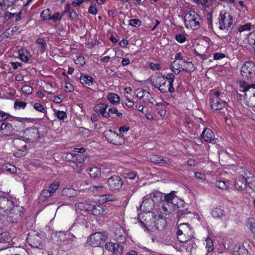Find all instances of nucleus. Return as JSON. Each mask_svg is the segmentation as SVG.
<instances>
[{
  "label": "nucleus",
  "mask_w": 255,
  "mask_h": 255,
  "mask_svg": "<svg viewBox=\"0 0 255 255\" xmlns=\"http://www.w3.org/2000/svg\"><path fill=\"white\" fill-rule=\"evenodd\" d=\"M175 199V195L174 192H171L169 194H167L164 196V200H162V206L159 209L160 214L159 217L163 218L164 215L170 214L173 210H174L177 205L173 203V200Z\"/></svg>",
  "instance_id": "1"
},
{
  "label": "nucleus",
  "mask_w": 255,
  "mask_h": 255,
  "mask_svg": "<svg viewBox=\"0 0 255 255\" xmlns=\"http://www.w3.org/2000/svg\"><path fill=\"white\" fill-rule=\"evenodd\" d=\"M148 81L152 86L158 88L162 93H173L175 91L174 88L173 90L169 89V83H167L162 75L150 77Z\"/></svg>",
  "instance_id": "2"
},
{
  "label": "nucleus",
  "mask_w": 255,
  "mask_h": 255,
  "mask_svg": "<svg viewBox=\"0 0 255 255\" xmlns=\"http://www.w3.org/2000/svg\"><path fill=\"white\" fill-rule=\"evenodd\" d=\"M201 21L200 16L194 11L188 12L184 17L185 26L192 30L198 29L200 26Z\"/></svg>",
  "instance_id": "3"
},
{
  "label": "nucleus",
  "mask_w": 255,
  "mask_h": 255,
  "mask_svg": "<svg viewBox=\"0 0 255 255\" xmlns=\"http://www.w3.org/2000/svg\"><path fill=\"white\" fill-rule=\"evenodd\" d=\"M80 207H83L82 210L87 211L90 214L99 216H105L108 213V209L107 206L103 204H100L98 205H91L89 204H83L80 203Z\"/></svg>",
  "instance_id": "4"
},
{
  "label": "nucleus",
  "mask_w": 255,
  "mask_h": 255,
  "mask_svg": "<svg viewBox=\"0 0 255 255\" xmlns=\"http://www.w3.org/2000/svg\"><path fill=\"white\" fill-rule=\"evenodd\" d=\"M66 158L73 163V168L77 172L79 173L83 169L84 162L85 158H86V156L80 154L68 153L67 154Z\"/></svg>",
  "instance_id": "5"
},
{
  "label": "nucleus",
  "mask_w": 255,
  "mask_h": 255,
  "mask_svg": "<svg viewBox=\"0 0 255 255\" xmlns=\"http://www.w3.org/2000/svg\"><path fill=\"white\" fill-rule=\"evenodd\" d=\"M15 199L6 196H0V215L3 216L8 213L13 206H15Z\"/></svg>",
  "instance_id": "6"
},
{
  "label": "nucleus",
  "mask_w": 255,
  "mask_h": 255,
  "mask_svg": "<svg viewBox=\"0 0 255 255\" xmlns=\"http://www.w3.org/2000/svg\"><path fill=\"white\" fill-rule=\"evenodd\" d=\"M104 134L106 140L110 143L120 145L125 143L124 137L112 129L105 131Z\"/></svg>",
  "instance_id": "7"
},
{
  "label": "nucleus",
  "mask_w": 255,
  "mask_h": 255,
  "mask_svg": "<svg viewBox=\"0 0 255 255\" xmlns=\"http://www.w3.org/2000/svg\"><path fill=\"white\" fill-rule=\"evenodd\" d=\"M242 76L247 80H251L255 77V63L252 61L246 62L241 68Z\"/></svg>",
  "instance_id": "8"
},
{
  "label": "nucleus",
  "mask_w": 255,
  "mask_h": 255,
  "mask_svg": "<svg viewBox=\"0 0 255 255\" xmlns=\"http://www.w3.org/2000/svg\"><path fill=\"white\" fill-rule=\"evenodd\" d=\"M107 238L105 232H96L91 235L88 239V244L93 247H100L103 244Z\"/></svg>",
  "instance_id": "9"
},
{
  "label": "nucleus",
  "mask_w": 255,
  "mask_h": 255,
  "mask_svg": "<svg viewBox=\"0 0 255 255\" xmlns=\"http://www.w3.org/2000/svg\"><path fill=\"white\" fill-rule=\"evenodd\" d=\"M23 210L22 207L15 205L13 206L5 216H6L8 221L11 223H17L22 218Z\"/></svg>",
  "instance_id": "10"
},
{
  "label": "nucleus",
  "mask_w": 255,
  "mask_h": 255,
  "mask_svg": "<svg viewBox=\"0 0 255 255\" xmlns=\"http://www.w3.org/2000/svg\"><path fill=\"white\" fill-rule=\"evenodd\" d=\"M123 185V181L120 176L113 175L108 179L107 186L112 191H118Z\"/></svg>",
  "instance_id": "11"
},
{
  "label": "nucleus",
  "mask_w": 255,
  "mask_h": 255,
  "mask_svg": "<svg viewBox=\"0 0 255 255\" xmlns=\"http://www.w3.org/2000/svg\"><path fill=\"white\" fill-rule=\"evenodd\" d=\"M218 19L219 28L221 30H228L233 24L232 16L229 13L221 12Z\"/></svg>",
  "instance_id": "12"
},
{
  "label": "nucleus",
  "mask_w": 255,
  "mask_h": 255,
  "mask_svg": "<svg viewBox=\"0 0 255 255\" xmlns=\"http://www.w3.org/2000/svg\"><path fill=\"white\" fill-rule=\"evenodd\" d=\"M211 214L214 218L222 220V226L224 228L227 227L228 218L225 214V212L221 207H216L213 208L211 211Z\"/></svg>",
  "instance_id": "13"
},
{
  "label": "nucleus",
  "mask_w": 255,
  "mask_h": 255,
  "mask_svg": "<svg viewBox=\"0 0 255 255\" xmlns=\"http://www.w3.org/2000/svg\"><path fill=\"white\" fill-rule=\"evenodd\" d=\"M179 242L183 243V247L189 252H191L193 249L196 247V244L193 240V232H190V234L187 236L186 239L179 237Z\"/></svg>",
  "instance_id": "14"
},
{
  "label": "nucleus",
  "mask_w": 255,
  "mask_h": 255,
  "mask_svg": "<svg viewBox=\"0 0 255 255\" xmlns=\"http://www.w3.org/2000/svg\"><path fill=\"white\" fill-rule=\"evenodd\" d=\"M155 207V200L150 197L145 196L140 205V210L146 213L151 212Z\"/></svg>",
  "instance_id": "15"
},
{
  "label": "nucleus",
  "mask_w": 255,
  "mask_h": 255,
  "mask_svg": "<svg viewBox=\"0 0 255 255\" xmlns=\"http://www.w3.org/2000/svg\"><path fill=\"white\" fill-rule=\"evenodd\" d=\"M25 137L26 139L35 141L40 138L39 132L37 128H29L24 131Z\"/></svg>",
  "instance_id": "16"
},
{
  "label": "nucleus",
  "mask_w": 255,
  "mask_h": 255,
  "mask_svg": "<svg viewBox=\"0 0 255 255\" xmlns=\"http://www.w3.org/2000/svg\"><path fill=\"white\" fill-rule=\"evenodd\" d=\"M178 228L177 235L179 241L180 237L183 238V239H186L187 236L190 234V232H193L192 229L187 223L180 224Z\"/></svg>",
  "instance_id": "17"
},
{
  "label": "nucleus",
  "mask_w": 255,
  "mask_h": 255,
  "mask_svg": "<svg viewBox=\"0 0 255 255\" xmlns=\"http://www.w3.org/2000/svg\"><path fill=\"white\" fill-rule=\"evenodd\" d=\"M240 86L243 88V92H246L248 91L250 89H252L253 90V95L250 98V105L251 106L255 107V87L254 84H249L248 83L245 81L241 82Z\"/></svg>",
  "instance_id": "18"
},
{
  "label": "nucleus",
  "mask_w": 255,
  "mask_h": 255,
  "mask_svg": "<svg viewBox=\"0 0 255 255\" xmlns=\"http://www.w3.org/2000/svg\"><path fill=\"white\" fill-rule=\"evenodd\" d=\"M1 133L4 136H9L14 133L11 124L8 122H3L0 127Z\"/></svg>",
  "instance_id": "19"
},
{
  "label": "nucleus",
  "mask_w": 255,
  "mask_h": 255,
  "mask_svg": "<svg viewBox=\"0 0 255 255\" xmlns=\"http://www.w3.org/2000/svg\"><path fill=\"white\" fill-rule=\"evenodd\" d=\"M108 107V105L107 104L100 103L94 107V111L97 114L101 115L103 117L109 118L110 117L109 113L107 112Z\"/></svg>",
  "instance_id": "20"
},
{
  "label": "nucleus",
  "mask_w": 255,
  "mask_h": 255,
  "mask_svg": "<svg viewBox=\"0 0 255 255\" xmlns=\"http://www.w3.org/2000/svg\"><path fill=\"white\" fill-rule=\"evenodd\" d=\"M227 105V103L219 98H213L211 104V108L214 111L221 110Z\"/></svg>",
  "instance_id": "21"
},
{
  "label": "nucleus",
  "mask_w": 255,
  "mask_h": 255,
  "mask_svg": "<svg viewBox=\"0 0 255 255\" xmlns=\"http://www.w3.org/2000/svg\"><path fill=\"white\" fill-rule=\"evenodd\" d=\"M135 93L136 97L142 100L143 102L145 103L150 102L151 95L146 90L138 89L135 91Z\"/></svg>",
  "instance_id": "22"
},
{
  "label": "nucleus",
  "mask_w": 255,
  "mask_h": 255,
  "mask_svg": "<svg viewBox=\"0 0 255 255\" xmlns=\"http://www.w3.org/2000/svg\"><path fill=\"white\" fill-rule=\"evenodd\" d=\"M246 178L243 176L238 177L234 183V187L236 190L244 192L247 188L246 182L245 181Z\"/></svg>",
  "instance_id": "23"
},
{
  "label": "nucleus",
  "mask_w": 255,
  "mask_h": 255,
  "mask_svg": "<svg viewBox=\"0 0 255 255\" xmlns=\"http://www.w3.org/2000/svg\"><path fill=\"white\" fill-rule=\"evenodd\" d=\"M185 61L174 60L170 65V69L175 74H178L182 71Z\"/></svg>",
  "instance_id": "24"
},
{
  "label": "nucleus",
  "mask_w": 255,
  "mask_h": 255,
  "mask_svg": "<svg viewBox=\"0 0 255 255\" xmlns=\"http://www.w3.org/2000/svg\"><path fill=\"white\" fill-rule=\"evenodd\" d=\"M201 138L206 142H211L215 139L214 132L209 128H205L201 133Z\"/></svg>",
  "instance_id": "25"
},
{
  "label": "nucleus",
  "mask_w": 255,
  "mask_h": 255,
  "mask_svg": "<svg viewBox=\"0 0 255 255\" xmlns=\"http://www.w3.org/2000/svg\"><path fill=\"white\" fill-rule=\"evenodd\" d=\"M27 240L33 244V246L37 247L41 242V238L38 233L33 232L28 234Z\"/></svg>",
  "instance_id": "26"
},
{
  "label": "nucleus",
  "mask_w": 255,
  "mask_h": 255,
  "mask_svg": "<svg viewBox=\"0 0 255 255\" xmlns=\"http://www.w3.org/2000/svg\"><path fill=\"white\" fill-rule=\"evenodd\" d=\"M152 161L160 165L164 164H170L171 160L167 157H163L161 156L154 155L151 158Z\"/></svg>",
  "instance_id": "27"
},
{
  "label": "nucleus",
  "mask_w": 255,
  "mask_h": 255,
  "mask_svg": "<svg viewBox=\"0 0 255 255\" xmlns=\"http://www.w3.org/2000/svg\"><path fill=\"white\" fill-rule=\"evenodd\" d=\"M233 169L237 174L238 175V177L243 176L244 178H246L251 173L243 166L234 167Z\"/></svg>",
  "instance_id": "28"
},
{
  "label": "nucleus",
  "mask_w": 255,
  "mask_h": 255,
  "mask_svg": "<svg viewBox=\"0 0 255 255\" xmlns=\"http://www.w3.org/2000/svg\"><path fill=\"white\" fill-rule=\"evenodd\" d=\"M18 55L19 59L23 62H27L31 57L30 53L25 49H19Z\"/></svg>",
  "instance_id": "29"
},
{
  "label": "nucleus",
  "mask_w": 255,
  "mask_h": 255,
  "mask_svg": "<svg viewBox=\"0 0 255 255\" xmlns=\"http://www.w3.org/2000/svg\"><path fill=\"white\" fill-rule=\"evenodd\" d=\"M77 195V191L72 188H65L62 191V196L70 198Z\"/></svg>",
  "instance_id": "30"
},
{
  "label": "nucleus",
  "mask_w": 255,
  "mask_h": 255,
  "mask_svg": "<svg viewBox=\"0 0 255 255\" xmlns=\"http://www.w3.org/2000/svg\"><path fill=\"white\" fill-rule=\"evenodd\" d=\"M14 146L19 151H24L26 149V143L20 139H16L13 141Z\"/></svg>",
  "instance_id": "31"
},
{
  "label": "nucleus",
  "mask_w": 255,
  "mask_h": 255,
  "mask_svg": "<svg viewBox=\"0 0 255 255\" xmlns=\"http://www.w3.org/2000/svg\"><path fill=\"white\" fill-rule=\"evenodd\" d=\"M246 186L248 185L249 187L255 191V177L251 173L246 177Z\"/></svg>",
  "instance_id": "32"
},
{
  "label": "nucleus",
  "mask_w": 255,
  "mask_h": 255,
  "mask_svg": "<svg viewBox=\"0 0 255 255\" xmlns=\"http://www.w3.org/2000/svg\"><path fill=\"white\" fill-rule=\"evenodd\" d=\"M35 43L40 52L44 53L47 47L45 40L42 38H39L36 40Z\"/></svg>",
  "instance_id": "33"
},
{
  "label": "nucleus",
  "mask_w": 255,
  "mask_h": 255,
  "mask_svg": "<svg viewBox=\"0 0 255 255\" xmlns=\"http://www.w3.org/2000/svg\"><path fill=\"white\" fill-rule=\"evenodd\" d=\"M87 171L92 178H97L101 176V170L97 167H91Z\"/></svg>",
  "instance_id": "34"
},
{
  "label": "nucleus",
  "mask_w": 255,
  "mask_h": 255,
  "mask_svg": "<svg viewBox=\"0 0 255 255\" xmlns=\"http://www.w3.org/2000/svg\"><path fill=\"white\" fill-rule=\"evenodd\" d=\"M109 101L113 105H116L120 103V96L114 93H110L107 96Z\"/></svg>",
  "instance_id": "35"
},
{
  "label": "nucleus",
  "mask_w": 255,
  "mask_h": 255,
  "mask_svg": "<svg viewBox=\"0 0 255 255\" xmlns=\"http://www.w3.org/2000/svg\"><path fill=\"white\" fill-rule=\"evenodd\" d=\"M248 251L244 246L236 247L233 252V255H248Z\"/></svg>",
  "instance_id": "36"
},
{
  "label": "nucleus",
  "mask_w": 255,
  "mask_h": 255,
  "mask_svg": "<svg viewBox=\"0 0 255 255\" xmlns=\"http://www.w3.org/2000/svg\"><path fill=\"white\" fill-rule=\"evenodd\" d=\"M214 186L221 189L227 190L229 188V183L228 181H216L214 183Z\"/></svg>",
  "instance_id": "37"
},
{
  "label": "nucleus",
  "mask_w": 255,
  "mask_h": 255,
  "mask_svg": "<svg viewBox=\"0 0 255 255\" xmlns=\"http://www.w3.org/2000/svg\"><path fill=\"white\" fill-rule=\"evenodd\" d=\"M165 78L166 80L168 81V83H169V89L170 90H173V84L175 80V76L171 73H167L166 75H162Z\"/></svg>",
  "instance_id": "38"
},
{
  "label": "nucleus",
  "mask_w": 255,
  "mask_h": 255,
  "mask_svg": "<svg viewBox=\"0 0 255 255\" xmlns=\"http://www.w3.org/2000/svg\"><path fill=\"white\" fill-rule=\"evenodd\" d=\"M195 70V68L193 64L191 62H186L185 61L184 66L182 69V71L187 73H191Z\"/></svg>",
  "instance_id": "39"
},
{
  "label": "nucleus",
  "mask_w": 255,
  "mask_h": 255,
  "mask_svg": "<svg viewBox=\"0 0 255 255\" xmlns=\"http://www.w3.org/2000/svg\"><path fill=\"white\" fill-rule=\"evenodd\" d=\"M80 80L82 84L90 86L93 84V78L89 76L81 75Z\"/></svg>",
  "instance_id": "40"
},
{
  "label": "nucleus",
  "mask_w": 255,
  "mask_h": 255,
  "mask_svg": "<svg viewBox=\"0 0 255 255\" xmlns=\"http://www.w3.org/2000/svg\"><path fill=\"white\" fill-rule=\"evenodd\" d=\"M246 225L248 228L252 231L255 238V218H250L247 221Z\"/></svg>",
  "instance_id": "41"
},
{
  "label": "nucleus",
  "mask_w": 255,
  "mask_h": 255,
  "mask_svg": "<svg viewBox=\"0 0 255 255\" xmlns=\"http://www.w3.org/2000/svg\"><path fill=\"white\" fill-rule=\"evenodd\" d=\"M51 11L49 8H46L43 10L40 13L41 18L43 21L50 20Z\"/></svg>",
  "instance_id": "42"
},
{
  "label": "nucleus",
  "mask_w": 255,
  "mask_h": 255,
  "mask_svg": "<svg viewBox=\"0 0 255 255\" xmlns=\"http://www.w3.org/2000/svg\"><path fill=\"white\" fill-rule=\"evenodd\" d=\"M3 169L4 171L11 174L16 173L17 170L16 167L14 165L8 163L4 164Z\"/></svg>",
  "instance_id": "43"
},
{
  "label": "nucleus",
  "mask_w": 255,
  "mask_h": 255,
  "mask_svg": "<svg viewBox=\"0 0 255 255\" xmlns=\"http://www.w3.org/2000/svg\"><path fill=\"white\" fill-rule=\"evenodd\" d=\"M79 134L84 138L88 137L91 133V130L84 127H80L78 128Z\"/></svg>",
  "instance_id": "44"
},
{
  "label": "nucleus",
  "mask_w": 255,
  "mask_h": 255,
  "mask_svg": "<svg viewBox=\"0 0 255 255\" xmlns=\"http://www.w3.org/2000/svg\"><path fill=\"white\" fill-rule=\"evenodd\" d=\"M205 241L207 252L208 253L212 252L214 250V245L212 239L210 237H207Z\"/></svg>",
  "instance_id": "45"
},
{
  "label": "nucleus",
  "mask_w": 255,
  "mask_h": 255,
  "mask_svg": "<svg viewBox=\"0 0 255 255\" xmlns=\"http://www.w3.org/2000/svg\"><path fill=\"white\" fill-rule=\"evenodd\" d=\"M162 193L159 191H155L151 193L149 195L146 196V197H150L151 199H155L157 201L160 200L162 201Z\"/></svg>",
  "instance_id": "46"
},
{
  "label": "nucleus",
  "mask_w": 255,
  "mask_h": 255,
  "mask_svg": "<svg viewBox=\"0 0 255 255\" xmlns=\"http://www.w3.org/2000/svg\"><path fill=\"white\" fill-rule=\"evenodd\" d=\"M63 16V13H60L59 12H55L52 15H51L50 20L52 21L53 22H56L57 21H60L62 19Z\"/></svg>",
  "instance_id": "47"
},
{
  "label": "nucleus",
  "mask_w": 255,
  "mask_h": 255,
  "mask_svg": "<svg viewBox=\"0 0 255 255\" xmlns=\"http://www.w3.org/2000/svg\"><path fill=\"white\" fill-rule=\"evenodd\" d=\"M111 252H112L113 255H121L122 252V247L119 244L115 243Z\"/></svg>",
  "instance_id": "48"
},
{
  "label": "nucleus",
  "mask_w": 255,
  "mask_h": 255,
  "mask_svg": "<svg viewBox=\"0 0 255 255\" xmlns=\"http://www.w3.org/2000/svg\"><path fill=\"white\" fill-rule=\"evenodd\" d=\"M54 115L60 120H64L67 119V114L62 111H55Z\"/></svg>",
  "instance_id": "49"
},
{
  "label": "nucleus",
  "mask_w": 255,
  "mask_h": 255,
  "mask_svg": "<svg viewBox=\"0 0 255 255\" xmlns=\"http://www.w3.org/2000/svg\"><path fill=\"white\" fill-rule=\"evenodd\" d=\"M51 195L52 194L47 190L43 189L40 193V199L41 200L45 201L50 197Z\"/></svg>",
  "instance_id": "50"
},
{
  "label": "nucleus",
  "mask_w": 255,
  "mask_h": 255,
  "mask_svg": "<svg viewBox=\"0 0 255 255\" xmlns=\"http://www.w3.org/2000/svg\"><path fill=\"white\" fill-rule=\"evenodd\" d=\"M34 108L39 112L46 114L47 113V111L46 108L41 104L39 103H35L34 104Z\"/></svg>",
  "instance_id": "51"
},
{
  "label": "nucleus",
  "mask_w": 255,
  "mask_h": 255,
  "mask_svg": "<svg viewBox=\"0 0 255 255\" xmlns=\"http://www.w3.org/2000/svg\"><path fill=\"white\" fill-rule=\"evenodd\" d=\"M22 92L26 95H30L32 93L33 88L29 85H24L21 88Z\"/></svg>",
  "instance_id": "52"
},
{
  "label": "nucleus",
  "mask_w": 255,
  "mask_h": 255,
  "mask_svg": "<svg viewBox=\"0 0 255 255\" xmlns=\"http://www.w3.org/2000/svg\"><path fill=\"white\" fill-rule=\"evenodd\" d=\"M26 106V103L23 101H15L14 104V108L15 109H24Z\"/></svg>",
  "instance_id": "53"
},
{
  "label": "nucleus",
  "mask_w": 255,
  "mask_h": 255,
  "mask_svg": "<svg viewBox=\"0 0 255 255\" xmlns=\"http://www.w3.org/2000/svg\"><path fill=\"white\" fill-rule=\"evenodd\" d=\"M252 24L251 23H246L243 25H240L238 27V30L239 32H242L245 31H250L252 28Z\"/></svg>",
  "instance_id": "54"
},
{
  "label": "nucleus",
  "mask_w": 255,
  "mask_h": 255,
  "mask_svg": "<svg viewBox=\"0 0 255 255\" xmlns=\"http://www.w3.org/2000/svg\"><path fill=\"white\" fill-rule=\"evenodd\" d=\"M59 184L58 183H52L50 184L47 189L49 192L52 194H53L58 188Z\"/></svg>",
  "instance_id": "55"
},
{
  "label": "nucleus",
  "mask_w": 255,
  "mask_h": 255,
  "mask_svg": "<svg viewBox=\"0 0 255 255\" xmlns=\"http://www.w3.org/2000/svg\"><path fill=\"white\" fill-rule=\"evenodd\" d=\"M139 224L144 231L149 233H150V232H152L154 229V228H155L154 227H147L144 222L141 220L139 221Z\"/></svg>",
  "instance_id": "56"
},
{
  "label": "nucleus",
  "mask_w": 255,
  "mask_h": 255,
  "mask_svg": "<svg viewBox=\"0 0 255 255\" xmlns=\"http://www.w3.org/2000/svg\"><path fill=\"white\" fill-rule=\"evenodd\" d=\"M75 63L80 66H83L85 64V60L84 56L82 55L77 56V58L75 60Z\"/></svg>",
  "instance_id": "57"
},
{
  "label": "nucleus",
  "mask_w": 255,
  "mask_h": 255,
  "mask_svg": "<svg viewBox=\"0 0 255 255\" xmlns=\"http://www.w3.org/2000/svg\"><path fill=\"white\" fill-rule=\"evenodd\" d=\"M141 24V21L139 19H131L129 20V25L137 27L139 26Z\"/></svg>",
  "instance_id": "58"
},
{
  "label": "nucleus",
  "mask_w": 255,
  "mask_h": 255,
  "mask_svg": "<svg viewBox=\"0 0 255 255\" xmlns=\"http://www.w3.org/2000/svg\"><path fill=\"white\" fill-rule=\"evenodd\" d=\"M175 39L179 43H183L186 41V38L183 34L179 33L175 35Z\"/></svg>",
  "instance_id": "59"
},
{
  "label": "nucleus",
  "mask_w": 255,
  "mask_h": 255,
  "mask_svg": "<svg viewBox=\"0 0 255 255\" xmlns=\"http://www.w3.org/2000/svg\"><path fill=\"white\" fill-rule=\"evenodd\" d=\"M9 116L10 115L8 113L0 111V122H2V123L6 122L5 120L7 119Z\"/></svg>",
  "instance_id": "60"
},
{
  "label": "nucleus",
  "mask_w": 255,
  "mask_h": 255,
  "mask_svg": "<svg viewBox=\"0 0 255 255\" xmlns=\"http://www.w3.org/2000/svg\"><path fill=\"white\" fill-rule=\"evenodd\" d=\"M88 12L93 15H96L98 12V10L95 5H91L88 8Z\"/></svg>",
  "instance_id": "61"
},
{
  "label": "nucleus",
  "mask_w": 255,
  "mask_h": 255,
  "mask_svg": "<svg viewBox=\"0 0 255 255\" xmlns=\"http://www.w3.org/2000/svg\"><path fill=\"white\" fill-rule=\"evenodd\" d=\"M214 0H201L199 4H201L202 5L205 7H209L212 3Z\"/></svg>",
  "instance_id": "62"
},
{
  "label": "nucleus",
  "mask_w": 255,
  "mask_h": 255,
  "mask_svg": "<svg viewBox=\"0 0 255 255\" xmlns=\"http://www.w3.org/2000/svg\"><path fill=\"white\" fill-rule=\"evenodd\" d=\"M195 177L196 178L200 179L203 181H205L206 179V176L205 174L201 172H195Z\"/></svg>",
  "instance_id": "63"
},
{
  "label": "nucleus",
  "mask_w": 255,
  "mask_h": 255,
  "mask_svg": "<svg viewBox=\"0 0 255 255\" xmlns=\"http://www.w3.org/2000/svg\"><path fill=\"white\" fill-rule=\"evenodd\" d=\"M137 177V174L135 172H128L126 174V177L130 180H134Z\"/></svg>",
  "instance_id": "64"
}]
</instances>
